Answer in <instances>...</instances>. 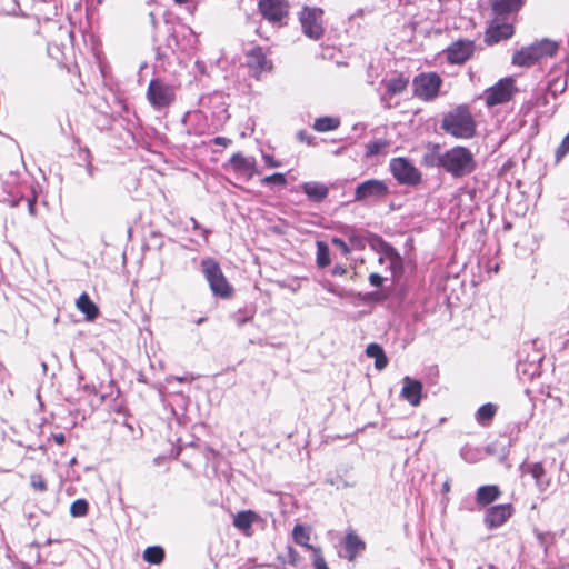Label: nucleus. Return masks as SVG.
Here are the masks:
<instances>
[{"label":"nucleus","instance_id":"obj_1","mask_svg":"<svg viewBox=\"0 0 569 569\" xmlns=\"http://www.w3.org/2000/svg\"><path fill=\"white\" fill-rule=\"evenodd\" d=\"M426 161L429 166L442 168L453 178L468 176L476 169L473 154L465 147H453L443 153L432 154L430 160L426 158Z\"/></svg>","mask_w":569,"mask_h":569},{"label":"nucleus","instance_id":"obj_2","mask_svg":"<svg viewBox=\"0 0 569 569\" xmlns=\"http://www.w3.org/2000/svg\"><path fill=\"white\" fill-rule=\"evenodd\" d=\"M441 129L457 139H470L476 133V122L468 107L458 106L445 114Z\"/></svg>","mask_w":569,"mask_h":569},{"label":"nucleus","instance_id":"obj_3","mask_svg":"<svg viewBox=\"0 0 569 569\" xmlns=\"http://www.w3.org/2000/svg\"><path fill=\"white\" fill-rule=\"evenodd\" d=\"M558 50V43L549 39H542L517 50L512 56V64L529 68L551 58Z\"/></svg>","mask_w":569,"mask_h":569},{"label":"nucleus","instance_id":"obj_4","mask_svg":"<svg viewBox=\"0 0 569 569\" xmlns=\"http://www.w3.org/2000/svg\"><path fill=\"white\" fill-rule=\"evenodd\" d=\"M201 270L213 296L227 299L232 295V287L224 277L220 264L212 258L201 261Z\"/></svg>","mask_w":569,"mask_h":569},{"label":"nucleus","instance_id":"obj_5","mask_svg":"<svg viewBox=\"0 0 569 569\" xmlns=\"http://www.w3.org/2000/svg\"><path fill=\"white\" fill-rule=\"evenodd\" d=\"M442 78L437 72H422L412 80L413 96L421 101H433L440 92Z\"/></svg>","mask_w":569,"mask_h":569},{"label":"nucleus","instance_id":"obj_6","mask_svg":"<svg viewBox=\"0 0 569 569\" xmlns=\"http://www.w3.org/2000/svg\"><path fill=\"white\" fill-rule=\"evenodd\" d=\"M147 99L154 109L168 108L176 100V87L163 79L153 78L148 84Z\"/></svg>","mask_w":569,"mask_h":569},{"label":"nucleus","instance_id":"obj_7","mask_svg":"<svg viewBox=\"0 0 569 569\" xmlns=\"http://www.w3.org/2000/svg\"><path fill=\"white\" fill-rule=\"evenodd\" d=\"M390 193L387 182L379 179H369L356 187L353 201L363 204H373L386 199Z\"/></svg>","mask_w":569,"mask_h":569},{"label":"nucleus","instance_id":"obj_8","mask_svg":"<svg viewBox=\"0 0 569 569\" xmlns=\"http://www.w3.org/2000/svg\"><path fill=\"white\" fill-rule=\"evenodd\" d=\"M323 10L317 7H303L299 20L302 32L312 40H319L323 36Z\"/></svg>","mask_w":569,"mask_h":569},{"label":"nucleus","instance_id":"obj_9","mask_svg":"<svg viewBox=\"0 0 569 569\" xmlns=\"http://www.w3.org/2000/svg\"><path fill=\"white\" fill-rule=\"evenodd\" d=\"M390 170L401 184L416 186L421 181L420 171L406 158H393L390 161Z\"/></svg>","mask_w":569,"mask_h":569},{"label":"nucleus","instance_id":"obj_10","mask_svg":"<svg viewBox=\"0 0 569 569\" xmlns=\"http://www.w3.org/2000/svg\"><path fill=\"white\" fill-rule=\"evenodd\" d=\"M258 9L261 16L273 24H282L288 16L287 0H259Z\"/></svg>","mask_w":569,"mask_h":569},{"label":"nucleus","instance_id":"obj_11","mask_svg":"<svg viewBox=\"0 0 569 569\" xmlns=\"http://www.w3.org/2000/svg\"><path fill=\"white\" fill-rule=\"evenodd\" d=\"M475 49L476 46L473 41L458 39L445 50V54L450 64H463L472 57Z\"/></svg>","mask_w":569,"mask_h":569},{"label":"nucleus","instance_id":"obj_12","mask_svg":"<svg viewBox=\"0 0 569 569\" xmlns=\"http://www.w3.org/2000/svg\"><path fill=\"white\" fill-rule=\"evenodd\" d=\"M513 83L515 81L512 78H503L499 80L495 86L486 90V103L488 106H496L509 101L515 89Z\"/></svg>","mask_w":569,"mask_h":569},{"label":"nucleus","instance_id":"obj_13","mask_svg":"<svg viewBox=\"0 0 569 569\" xmlns=\"http://www.w3.org/2000/svg\"><path fill=\"white\" fill-rule=\"evenodd\" d=\"M247 66L253 77L259 78L262 73L272 69V61L267 58L261 47H253L247 52Z\"/></svg>","mask_w":569,"mask_h":569},{"label":"nucleus","instance_id":"obj_14","mask_svg":"<svg viewBox=\"0 0 569 569\" xmlns=\"http://www.w3.org/2000/svg\"><path fill=\"white\" fill-rule=\"evenodd\" d=\"M513 513V507L510 503H502L490 507L483 517L487 528L495 529L501 527Z\"/></svg>","mask_w":569,"mask_h":569},{"label":"nucleus","instance_id":"obj_15","mask_svg":"<svg viewBox=\"0 0 569 569\" xmlns=\"http://www.w3.org/2000/svg\"><path fill=\"white\" fill-rule=\"evenodd\" d=\"M382 83L386 87V92L381 94L380 99L383 106L389 109L392 107V104L390 103V99L393 96L402 93L407 89L409 80L402 74H398L390 79H383Z\"/></svg>","mask_w":569,"mask_h":569},{"label":"nucleus","instance_id":"obj_16","mask_svg":"<svg viewBox=\"0 0 569 569\" xmlns=\"http://www.w3.org/2000/svg\"><path fill=\"white\" fill-rule=\"evenodd\" d=\"M402 383L403 385L400 397L412 407L419 406L422 397V383L419 380L410 378L409 376H406L402 379Z\"/></svg>","mask_w":569,"mask_h":569},{"label":"nucleus","instance_id":"obj_17","mask_svg":"<svg viewBox=\"0 0 569 569\" xmlns=\"http://www.w3.org/2000/svg\"><path fill=\"white\" fill-rule=\"evenodd\" d=\"M230 164L234 171L247 176L248 179L260 173L257 169L256 159L253 157H246L241 152H237L230 158Z\"/></svg>","mask_w":569,"mask_h":569},{"label":"nucleus","instance_id":"obj_18","mask_svg":"<svg viewBox=\"0 0 569 569\" xmlns=\"http://www.w3.org/2000/svg\"><path fill=\"white\" fill-rule=\"evenodd\" d=\"M515 29L511 23L493 22L486 31L485 41L487 44H495L513 36Z\"/></svg>","mask_w":569,"mask_h":569},{"label":"nucleus","instance_id":"obj_19","mask_svg":"<svg viewBox=\"0 0 569 569\" xmlns=\"http://www.w3.org/2000/svg\"><path fill=\"white\" fill-rule=\"evenodd\" d=\"M522 470L527 473H530L535 479L536 487L540 492H545L550 483L551 479L547 477L546 470L540 462H533L526 466H522Z\"/></svg>","mask_w":569,"mask_h":569},{"label":"nucleus","instance_id":"obj_20","mask_svg":"<svg viewBox=\"0 0 569 569\" xmlns=\"http://www.w3.org/2000/svg\"><path fill=\"white\" fill-rule=\"evenodd\" d=\"M490 4L496 20H498L519 11L523 0H490Z\"/></svg>","mask_w":569,"mask_h":569},{"label":"nucleus","instance_id":"obj_21","mask_svg":"<svg viewBox=\"0 0 569 569\" xmlns=\"http://www.w3.org/2000/svg\"><path fill=\"white\" fill-rule=\"evenodd\" d=\"M345 557L353 561L359 552L365 550V542L352 531L348 532L343 540Z\"/></svg>","mask_w":569,"mask_h":569},{"label":"nucleus","instance_id":"obj_22","mask_svg":"<svg viewBox=\"0 0 569 569\" xmlns=\"http://www.w3.org/2000/svg\"><path fill=\"white\" fill-rule=\"evenodd\" d=\"M500 495L501 491L496 485L481 486L476 492V501L479 506L485 507L496 501Z\"/></svg>","mask_w":569,"mask_h":569},{"label":"nucleus","instance_id":"obj_23","mask_svg":"<svg viewBox=\"0 0 569 569\" xmlns=\"http://www.w3.org/2000/svg\"><path fill=\"white\" fill-rule=\"evenodd\" d=\"M301 188L307 197L316 202H321L329 193V189L326 184L316 181L305 182Z\"/></svg>","mask_w":569,"mask_h":569},{"label":"nucleus","instance_id":"obj_24","mask_svg":"<svg viewBox=\"0 0 569 569\" xmlns=\"http://www.w3.org/2000/svg\"><path fill=\"white\" fill-rule=\"evenodd\" d=\"M76 306L86 316L88 321H93L99 315L98 307L86 292L80 295L77 299Z\"/></svg>","mask_w":569,"mask_h":569},{"label":"nucleus","instance_id":"obj_25","mask_svg":"<svg viewBox=\"0 0 569 569\" xmlns=\"http://www.w3.org/2000/svg\"><path fill=\"white\" fill-rule=\"evenodd\" d=\"M366 355L369 358L375 359V367L378 370H382L388 365V358L382 349V347L378 343H369L366 348Z\"/></svg>","mask_w":569,"mask_h":569},{"label":"nucleus","instance_id":"obj_26","mask_svg":"<svg viewBox=\"0 0 569 569\" xmlns=\"http://www.w3.org/2000/svg\"><path fill=\"white\" fill-rule=\"evenodd\" d=\"M292 538L293 541L306 548L307 550L311 551L312 549H316L317 547L309 545L310 540V530L306 528L302 525H296L292 529Z\"/></svg>","mask_w":569,"mask_h":569},{"label":"nucleus","instance_id":"obj_27","mask_svg":"<svg viewBox=\"0 0 569 569\" xmlns=\"http://www.w3.org/2000/svg\"><path fill=\"white\" fill-rule=\"evenodd\" d=\"M342 234L348 239L349 244L353 249L362 250L366 247V239L358 230L353 227L345 226L341 229Z\"/></svg>","mask_w":569,"mask_h":569},{"label":"nucleus","instance_id":"obj_28","mask_svg":"<svg viewBox=\"0 0 569 569\" xmlns=\"http://www.w3.org/2000/svg\"><path fill=\"white\" fill-rule=\"evenodd\" d=\"M340 126V119L338 117H320L317 118L312 124V128L317 132H329L338 129Z\"/></svg>","mask_w":569,"mask_h":569},{"label":"nucleus","instance_id":"obj_29","mask_svg":"<svg viewBox=\"0 0 569 569\" xmlns=\"http://www.w3.org/2000/svg\"><path fill=\"white\" fill-rule=\"evenodd\" d=\"M257 518V513L251 510L240 511L233 517V526L246 531L250 529Z\"/></svg>","mask_w":569,"mask_h":569},{"label":"nucleus","instance_id":"obj_30","mask_svg":"<svg viewBox=\"0 0 569 569\" xmlns=\"http://www.w3.org/2000/svg\"><path fill=\"white\" fill-rule=\"evenodd\" d=\"M386 258L389 263V269L392 274H398L402 270V258L400 254L389 244H386Z\"/></svg>","mask_w":569,"mask_h":569},{"label":"nucleus","instance_id":"obj_31","mask_svg":"<svg viewBox=\"0 0 569 569\" xmlns=\"http://www.w3.org/2000/svg\"><path fill=\"white\" fill-rule=\"evenodd\" d=\"M164 558V551L159 546H151L144 549L143 560L151 565H159Z\"/></svg>","mask_w":569,"mask_h":569},{"label":"nucleus","instance_id":"obj_32","mask_svg":"<svg viewBox=\"0 0 569 569\" xmlns=\"http://www.w3.org/2000/svg\"><path fill=\"white\" fill-rule=\"evenodd\" d=\"M496 406L492 403H485L477 410L476 419L480 425H487V422L491 421L496 413Z\"/></svg>","mask_w":569,"mask_h":569},{"label":"nucleus","instance_id":"obj_33","mask_svg":"<svg viewBox=\"0 0 569 569\" xmlns=\"http://www.w3.org/2000/svg\"><path fill=\"white\" fill-rule=\"evenodd\" d=\"M317 264L320 268H326L330 264L329 248L323 241L317 242Z\"/></svg>","mask_w":569,"mask_h":569},{"label":"nucleus","instance_id":"obj_34","mask_svg":"<svg viewBox=\"0 0 569 569\" xmlns=\"http://www.w3.org/2000/svg\"><path fill=\"white\" fill-rule=\"evenodd\" d=\"M9 206L11 207H18L21 203H26L28 211L31 216H34L36 213V197H20V198H12L7 200Z\"/></svg>","mask_w":569,"mask_h":569},{"label":"nucleus","instance_id":"obj_35","mask_svg":"<svg viewBox=\"0 0 569 569\" xmlns=\"http://www.w3.org/2000/svg\"><path fill=\"white\" fill-rule=\"evenodd\" d=\"M262 186H278V187H286L287 186V178L284 173L276 172L270 176H266L261 179Z\"/></svg>","mask_w":569,"mask_h":569},{"label":"nucleus","instance_id":"obj_36","mask_svg":"<svg viewBox=\"0 0 569 569\" xmlns=\"http://www.w3.org/2000/svg\"><path fill=\"white\" fill-rule=\"evenodd\" d=\"M388 142L382 139L370 141L366 144V156L372 157L379 154L383 149L388 147Z\"/></svg>","mask_w":569,"mask_h":569},{"label":"nucleus","instance_id":"obj_37","mask_svg":"<svg viewBox=\"0 0 569 569\" xmlns=\"http://www.w3.org/2000/svg\"><path fill=\"white\" fill-rule=\"evenodd\" d=\"M88 501L86 499H77L70 507V513L73 517H83L88 513Z\"/></svg>","mask_w":569,"mask_h":569},{"label":"nucleus","instance_id":"obj_38","mask_svg":"<svg viewBox=\"0 0 569 569\" xmlns=\"http://www.w3.org/2000/svg\"><path fill=\"white\" fill-rule=\"evenodd\" d=\"M311 553H312V565H313L315 569H329V567L322 556L321 549L319 547H317L316 549H312Z\"/></svg>","mask_w":569,"mask_h":569},{"label":"nucleus","instance_id":"obj_39","mask_svg":"<svg viewBox=\"0 0 569 569\" xmlns=\"http://www.w3.org/2000/svg\"><path fill=\"white\" fill-rule=\"evenodd\" d=\"M30 485L37 491L43 492L47 490V482L41 475H38V473L31 475Z\"/></svg>","mask_w":569,"mask_h":569},{"label":"nucleus","instance_id":"obj_40","mask_svg":"<svg viewBox=\"0 0 569 569\" xmlns=\"http://www.w3.org/2000/svg\"><path fill=\"white\" fill-rule=\"evenodd\" d=\"M253 318V312L243 313L241 310L237 311L232 315L233 321L238 327L243 326L246 322L250 321Z\"/></svg>","mask_w":569,"mask_h":569},{"label":"nucleus","instance_id":"obj_41","mask_svg":"<svg viewBox=\"0 0 569 569\" xmlns=\"http://www.w3.org/2000/svg\"><path fill=\"white\" fill-rule=\"evenodd\" d=\"M282 562H288L289 565L297 567L300 562V555L299 552L293 549L292 547L287 548V560H283Z\"/></svg>","mask_w":569,"mask_h":569},{"label":"nucleus","instance_id":"obj_42","mask_svg":"<svg viewBox=\"0 0 569 569\" xmlns=\"http://www.w3.org/2000/svg\"><path fill=\"white\" fill-rule=\"evenodd\" d=\"M569 152V134H567L556 151L557 159H561Z\"/></svg>","mask_w":569,"mask_h":569},{"label":"nucleus","instance_id":"obj_43","mask_svg":"<svg viewBox=\"0 0 569 569\" xmlns=\"http://www.w3.org/2000/svg\"><path fill=\"white\" fill-rule=\"evenodd\" d=\"M297 139L301 142H305L309 146H315L316 144V138L311 134H309L307 131L305 130H300L298 133H297Z\"/></svg>","mask_w":569,"mask_h":569},{"label":"nucleus","instance_id":"obj_44","mask_svg":"<svg viewBox=\"0 0 569 569\" xmlns=\"http://www.w3.org/2000/svg\"><path fill=\"white\" fill-rule=\"evenodd\" d=\"M331 243L333 246L338 247L345 256L350 253V247H349L348 243H346L345 240H342V239H340L338 237H333L331 239Z\"/></svg>","mask_w":569,"mask_h":569},{"label":"nucleus","instance_id":"obj_45","mask_svg":"<svg viewBox=\"0 0 569 569\" xmlns=\"http://www.w3.org/2000/svg\"><path fill=\"white\" fill-rule=\"evenodd\" d=\"M535 535H536L537 540L539 541V545L541 547H543L545 550H547L548 541L551 538L550 535L548 532H541V531H538V530L535 531Z\"/></svg>","mask_w":569,"mask_h":569},{"label":"nucleus","instance_id":"obj_46","mask_svg":"<svg viewBox=\"0 0 569 569\" xmlns=\"http://www.w3.org/2000/svg\"><path fill=\"white\" fill-rule=\"evenodd\" d=\"M190 223L192 224V229L199 231L204 241H207L209 231L202 228L194 218H190Z\"/></svg>","mask_w":569,"mask_h":569},{"label":"nucleus","instance_id":"obj_47","mask_svg":"<svg viewBox=\"0 0 569 569\" xmlns=\"http://www.w3.org/2000/svg\"><path fill=\"white\" fill-rule=\"evenodd\" d=\"M262 159L269 168H278L281 166V162L276 160L271 154L262 153Z\"/></svg>","mask_w":569,"mask_h":569},{"label":"nucleus","instance_id":"obj_48","mask_svg":"<svg viewBox=\"0 0 569 569\" xmlns=\"http://www.w3.org/2000/svg\"><path fill=\"white\" fill-rule=\"evenodd\" d=\"M193 380V377L191 376H168L166 378V382L170 383L171 381H178V382H191Z\"/></svg>","mask_w":569,"mask_h":569},{"label":"nucleus","instance_id":"obj_49","mask_svg":"<svg viewBox=\"0 0 569 569\" xmlns=\"http://www.w3.org/2000/svg\"><path fill=\"white\" fill-rule=\"evenodd\" d=\"M84 153H86L84 160H86V163H87L86 164V169H87V172H88L89 177H92L94 168H93V166L91 163V154H90L89 150H87V149L84 150Z\"/></svg>","mask_w":569,"mask_h":569},{"label":"nucleus","instance_id":"obj_50","mask_svg":"<svg viewBox=\"0 0 569 569\" xmlns=\"http://www.w3.org/2000/svg\"><path fill=\"white\" fill-rule=\"evenodd\" d=\"M369 282H370V284L379 288V287L382 286L383 278L380 274H378V273H371L369 276Z\"/></svg>","mask_w":569,"mask_h":569},{"label":"nucleus","instance_id":"obj_51","mask_svg":"<svg viewBox=\"0 0 569 569\" xmlns=\"http://www.w3.org/2000/svg\"><path fill=\"white\" fill-rule=\"evenodd\" d=\"M471 451L472 449L470 447H463L460 451V456L463 460L468 461V462H472L473 461V457L471 455Z\"/></svg>","mask_w":569,"mask_h":569},{"label":"nucleus","instance_id":"obj_52","mask_svg":"<svg viewBox=\"0 0 569 569\" xmlns=\"http://www.w3.org/2000/svg\"><path fill=\"white\" fill-rule=\"evenodd\" d=\"M51 439L59 446H62L66 442V437L62 432L52 433Z\"/></svg>","mask_w":569,"mask_h":569},{"label":"nucleus","instance_id":"obj_53","mask_svg":"<svg viewBox=\"0 0 569 569\" xmlns=\"http://www.w3.org/2000/svg\"><path fill=\"white\" fill-rule=\"evenodd\" d=\"M333 276H345L347 273V269L341 264H336L331 271Z\"/></svg>","mask_w":569,"mask_h":569},{"label":"nucleus","instance_id":"obj_54","mask_svg":"<svg viewBox=\"0 0 569 569\" xmlns=\"http://www.w3.org/2000/svg\"><path fill=\"white\" fill-rule=\"evenodd\" d=\"M213 141L216 144H219V146H227V143L229 142V140L224 137H217V138H214Z\"/></svg>","mask_w":569,"mask_h":569},{"label":"nucleus","instance_id":"obj_55","mask_svg":"<svg viewBox=\"0 0 569 569\" xmlns=\"http://www.w3.org/2000/svg\"><path fill=\"white\" fill-rule=\"evenodd\" d=\"M562 219L568 223L569 226V206L563 208L562 210Z\"/></svg>","mask_w":569,"mask_h":569},{"label":"nucleus","instance_id":"obj_56","mask_svg":"<svg viewBox=\"0 0 569 569\" xmlns=\"http://www.w3.org/2000/svg\"><path fill=\"white\" fill-rule=\"evenodd\" d=\"M545 103H547V96L538 97L536 99V104L537 106H541V104H545Z\"/></svg>","mask_w":569,"mask_h":569},{"label":"nucleus","instance_id":"obj_57","mask_svg":"<svg viewBox=\"0 0 569 569\" xmlns=\"http://www.w3.org/2000/svg\"><path fill=\"white\" fill-rule=\"evenodd\" d=\"M441 490L443 493H448L450 491V482L448 480L442 483Z\"/></svg>","mask_w":569,"mask_h":569},{"label":"nucleus","instance_id":"obj_58","mask_svg":"<svg viewBox=\"0 0 569 569\" xmlns=\"http://www.w3.org/2000/svg\"><path fill=\"white\" fill-rule=\"evenodd\" d=\"M386 244H387V243H383V256H381V257L379 258V260H378L380 264H382V263H385V262H388V260H387V258H386Z\"/></svg>","mask_w":569,"mask_h":569},{"label":"nucleus","instance_id":"obj_59","mask_svg":"<svg viewBox=\"0 0 569 569\" xmlns=\"http://www.w3.org/2000/svg\"><path fill=\"white\" fill-rule=\"evenodd\" d=\"M176 3H179V4H186V3H189L191 2L192 0H173Z\"/></svg>","mask_w":569,"mask_h":569}]
</instances>
